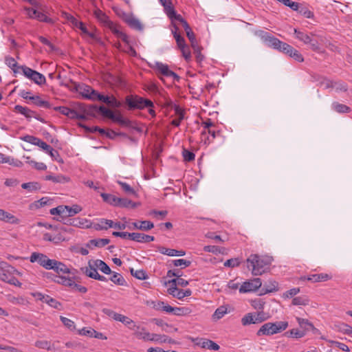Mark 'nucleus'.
Returning <instances> with one entry per match:
<instances>
[{
    "instance_id": "6ab92c4d",
    "label": "nucleus",
    "mask_w": 352,
    "mask_h": 352,
    "mask_svg": "<svg viewBox=\"0 0 352 352\" xmlns=\"http://www.w3.org/2000/svg\"><path fill=\"white\" fill-rule=\"evenodd\" d=\"M0 220L14 224H17L19 222V220L14 215L2 209H0Z\"/></svg>"
},
{
    "instance_id": "412c9836",
    "label": "nucleus",
    "mask_w": 352,
    "mask_h": 352,
    "mask_svg": "<svg viewBox=\"0 0 352 352\" xmlns=\"http://www.w3.org/2000/svg\"><path fill=\"white\" fill-rule=\"evenodd\" d=\"M134 331V335L138 339H143L144 340L148 341L151 337V333L146 331L144 327H140V326L136 325Z\"/></svg>"
},
{
    "instance_id": "20e7f679",
    "label": "nucleus",
    "mask_w": 352,
    "mask_h": 352,
    "mask_svg": "<svg viewBox=\"0 0 352 352\" xmlns=\"http://www.w3.org/2000/svg\"><path fill=\"white\" fill-rule=\"evenodd\" d=\"M14 268L5 261H0V280L16 285L19 280L13 276Z\"/></svg>"
},
{
    "instance_id": "423d86ee",
    "label": "nucleus",
    "mask_w": 352,
    "mask_h": 352,
    "mask_svg": "<svg viewBox=\"0 0 352 352\" xmlns=\"http://www.w3.org/2000/svg\"><path fill=\"white\" fill-rule=\"evenodd\" d=\"M20 67L23 75L32 80L34 83L38 85H41L45 83V77L42 74L32 69L25 65H21Z\"/></svg>"
},
{
    "instance_id": "4c0bfd02",
    "label": "nucleus",
    "mask_w": 352,
    "mask_h": 352,
    "mask_svg": "<svg viewBox=\"0 0 352 352\" xmlns=\"http://www.w3.org/2000/svg\"><path fill=\"white\" fill-rule=\"evenodd\" d=\"M82 270L87 276L94 279L98 273L96 267L94 265L92 266L90 262H89V267L82 268Z\"/></svg>"
},
{
    "instance_id": "864d4df0",
    "label": "nucleus",
    "mask_w": 352,
    "mask_h": 352,
    "mask_svg": "<svg viewBox=\"0 0 352 352\" xmlns=\"http://www.w3.org/2000/svg\"><path fill=\"white\" fill-rule=\"evenodd\" d=\"M190 312V310L187 307H174L173 314L175 316H186Z\"/></svg>"
},
{
    "instance_id": "de8ad7c7",
    "label": "nucleus",
    "mask_w": 352,
    "mask_h": 352,
    "mask_svg": "<svg viewBox=\"0 0 352 352\" xmlns=\"http://www.w3.org/2000/svg\"><path fill=\"white\" fill-rule=\"evenodd\" d=\"M44 302L57 309H59L60 307L61 306V304L59 302L48 295H46Z\"/></svg>"
},
{
    "instance_id": "e433bc0d",
    "label": "nucleus",
    "mask_w": 352,
    "mask_h": 352,
    "mask_svg": "<svg viewBox=\"0 0 352 352\" xmlns=\"http://www.w3.org/2000/svg\"><path fill=\"white\" fill-rule=\"evenodd\" d=\"M100 195L102 197L104 201H105L112 206H116L117 200L118 198V197H116L115 195H111V194H107V193H101Z\"/></svg>"
},
{
    "instance_id": "8fccbe9b",
    "label": "nucleus",
    "mask_w": 352,
    "mask_h": 352,
    "mask_svg": "<svg viewBox=\"0 0 352 352\" xmlns=\"http://www.w3.org/2000/svg\"><path fill=\"white\" fill-rule=\"evenodd\" d=\"M0 163H7L14 166H19L18 163L21 164V162L17 161L15 162L14 158L6 156L3 153H0Z\"/></svg>"
},
{
    "instance_id": "2eb2a0df",
    "label": "nucleus",
    "mask_w": 352,
    "mask_h": 352,
    "mask_svg": "<svg viewBox=\"0 0 352 352\" xmlns=\"http://www.w3.org/2000/svg\"><path fill=\"white\" fill-rule=\"evenodd\" d=\"M331 278V276L327 274H311L308 276H305L302 278L303 280H307L312 283H318V282H324L329 280Z\"/></svg>"
},
{
    "instance_id": "9d476101",
    "label": "nucleus",
    "mask_w": 352,
    "mask_h": 352,
    "mask_svg": "<svg viewBox=\"0 0 352 352\" xmlns=\"http://www.w3.org/2000/svg\"><path fill=\"white\" fill-rule=\"evenodd\" d=\"M261 36L263 38L264 41L267 43L268 46L272 47L278 50H280L281 46L283 45V44L284 43V42L280 41L279 39H278L272 36H270L267 32H263Z\"/></svg>"
},
{
    "instance_id": "c756f323",
    "label": "nucleus",
    "mask_w": 352,
    "mask_h": 352,
    "mask_svg": "<svg viewBox=\"0 0 352 352\" xmlns=\"http://www.w3.org/2000/svg\"><path fill=\"white\" fill-rule=\"evenodd\" d=\"M137 204L126 198H118L116 206L123 208H135Z\"/></svg>"
},
{
    "instance_id": "338daca9",
    "label": "nucleus",
    "mask_w": 352,
    "mask_h": 352,
    "mask_svg": "<svg viewBox=\"0 0 352 352\" xmlns=\"http://www.w3.org/2000/svg\"><path fill=\"white\" fill-rule=\"evenodd\" d=\"M164 8L166 14L169 17V19L172 18L176 12L173 6L172 1H170V4L164 5Z\"/></svg>"
},
{
    "instance_id": "72a5a7b5",
    "label": "nucleus",
    "mask_w": 352,
    "mask_h": 352,
    "mask_svg": "<svg viewBox=\"0 0 352 352\" xmlns=\"http://www.w3.org/2000/svg\"><path fill=\"white\" fill-rule=\"evenodd\" d=\"M332 108L338 113H348L351 111L349 107L343 104H340L338 102H334L332 103Z\"/></svg>"
},
{
    "instance_id": "4468645a",
    "label": "nucleus",
    "mask_w": 352,
    "mask_h": 352,
    "mask_svg": "<svg viewBox=\"0 0 352 352\" xmlns=\"http://www.w3.org/2000/svg\"><path fill=\"white\" fill-rule=\"evenodd\" d=\"M21 139L26 142L38 146L43 150L45 147L47 148V144L35 136L27 135L21 137Z\"/></svg>"
},
{
    "instance_id": "5fc2aeb1",
    "label": "nucleus",
    "mask_w": 352,
    "mask_h": 352,
    "mask_svg": "<svg viewBox=\"0 0 352 352\" xmlns=\"http://www.w3.org/2000/svg\"><path fill=\"white\" fill-rule=\"evenodd\" d=\"M46 180H50L56 183H65L68 181L67 178L63 175L52 176L47 175L45 177Z\"/></svg>"
},
{
    "instance_id": "37998d69",
    "label": "nucleus",
    "mask_w": 352,
    "mask_h": 352,
    "mask_svg": "<svg viewBox=\"0 0 352 352\" xmlns=\"http://www.w3.org/2000/svg\"><path fill=\"white\" fill-rule=\"evenodd\" d=\"M227 308L224 306H221L218 307L214 313L212 315V318L214 320H219L222 318L226 314H227Z\"/></svg>"
},
{
    "instance_id": "7c9ffc66",
    "label": "nucleus",
    "mask_w": 352,
    "mask_h": 352,
    "mask_svg": "<svg viewBox=\"0 0 352 352\" xmlns=\"http://www.w3.org/2000/svg\"><path fill=\"white\" fill-rule=\"evenodd\" d=\"M5 63L15 74L18 73L19 70L21 69V66L18 65L15 59L12 57L6 56L5 58Z\"/></svg>"
},
{
    "instance_id": "49530a36",
    "label": "nucleus",
    "mask_w": 352,
    "mask_h": 352,
    "mask_svg": "<svg viewBox=\"0 0 352 352\" xmlns=\"http://www.w3.org/2000/svg\"><path fill=\"white\" fill-rule=\"evenodd\" d=\"M309 300L307 296H298L292 300L294 305H307L309 304Z\"/></svg>"
},
{
    "instance_id": "39448f33",
    "label": "nucleus",
    "mask_w": 352,
    "mask_h": 352,
    "mask_svg": "<svg viewBox=\"0 0 352 352\" xmlns=\"http://www.w3.org/2000/svg\"><path fill=\"white\" fill-rule=\"evenodd\" d=\"M267 318L268 316L263 311L248 313L241 318V323L243 326L258 324L265 321Z\"/></svg>"
},
{
    "instance_id": "58836bf2",
    "label": "nucleus",
    "mask_w": 352,
    "mask_h": 352,
    "mask_svg": "<svg viewBox=\"0 0 352 352\" xmlns=\"http://www.w3.org/2000/svg\"><path fill=\"white\" fill-rule=\"evenodd\" d=\"M109 243L110 240L109 239H95L89 241L90 245L98 248H102Z\"/></svg>"
},
{
    "instance_id": "cd10ccee",
    "label": "nucleus",
    "mask_w": 352,
    "mask_h": 352,
    "mask_svg": "<svg viewBox=\"0 0 352 352\" xmlns=\"http://www.w3.org/2000/svg\"><path fill=\"white\" fill-rule=\"evenodd\" d=\"M305 331L293 329L285 333L284 336L287 338H300L305 336Z\"/></svg>"
},
{
    "instance_id": "2f4dec72",
    "label": "nucleus",
    "mask_w": 352,
    "mask_h": 352,
    "mask_svg": "<svg viewBox=\"0 0 352 352\" xmlns=\"http://www.w3.org/2000/svg\"><path fill=\"white\" fill-rule=\"evenodd\" d=\"M296 38L299 41L303 42L305 44H308L311 42V36L305 34V32H300L297 29L294 30Z\"/></svg>"
},
{
    "instance_id": "f257e3e1",
    "label": "nucleus",
    "mask_w": 352,
    "mask_h": 352,
    "mask_svg": "<svg viewBox=\"0 0 352 352\" xmlns=\"http://www.w3.org/2000/svg\"><path fill=\"white\" fill-rule=\"evenodd\" d=\"M272 261V256L257 254H252L246 259L247 267L254 276H260L265 273Z\"/></svg>"
},
{
    "instance_id": "6e6552de",
    "label": "nucleus",
    "mask_w": 352,
    "mask_h": 352,
    "mask_svg": "<svg viewBox=\"0 0 352 352\" xmlns=\"http://www.w3.org/2000/svg\"><path fill=\"white\" fill-rule=\"evenodd\" d=\"M153 68L157 71V75L161 74L166 77H172L174 80L177 81L179 80V76L174 72L170 70L168 66L166 64L156 62Z\"/></svg>"
},
{
    "instance_id": "393cba45",
    "label": "nucleus",
    "mask_w": 352,
    "mask_h": 352,
    "mask_svg": "<svg viewBox=\"0 0 352 352\" xmlns=\"http://www.w3.org/2000/svg\"><path fill=\"white\" fill-rule=\"evenodd\" d=\"M29 100H32L33 103L38 107L46 109H50L52 107V105L49 102L42 100L38 96L30 97Z\"/></svg>"
},
{
    "instance_id": "c03bdc74",
    "label": "nucleus",
    "mask_w": 352,
    "mask_h": 352,
    "mask_svg": "<svg viewBox=\"0 0 352 352\" xmlns=\"http://www.w3.org/2000/svg\"><path fill=\"white\" fill-rule=\"evenodd\" d=\"M186 36H187L188 38L189 39V41L190 42L191 47H192V49L197 50H198V43L197 42L194 32L192 31V30H190L186 32Z\"/></svg>"
},
{
    "instance_id": "e2e57ef3",
    "label": "nucleus",
    "mask_w": 352,
    "mask_h": 352,
    "mask_svg": "<svg viewBox=\"0 0 352 352\" xmlns=\"http://www.w3.org/2000/svg\"><path fill=\"white\" fill-rule=\"evenodd\" d=\"M60 319L61 322L63 323V324L65 326H66L68 329H69L71 330L76 329L74 322L72 321V320H70L66 317H64V316H60Z\"/></svg>"
},
{
    "instance_id": "aec40b11",
    "label": "nucleus",
    "mask_w": 352,
    "mask_h": 352,
    "mask_svg": "<svg viewBox=\"0 0 352 352\" xmlns=\"http://www.w3.org/2000/svg\"><path fill=\"white\" fill-rule=\"evenodd\" d=\"M134 228L148 231L154 227L153 223L150 221H141L138 222H134L132 223Z\"/></svg>"
},
{
    "instance_id": "ddd939ff",
    "label": "nucleus",
    "mask_w": 352,
    "mask_h": 352,
    "mask_svg": "<svg viewBox=\"0 0 352 352\" xmlns=\"http://www.w3.org/2000/svg\"><path fill=\"white\" fill-rule=\"evenodd\" d=\"M79 110L87 114V117H95L98 113H100L99 107L96 105L79 104Z\"/></svg>"
},
{
    "instance_id": "9b49d317",
    "label": "nucleus",
    "mask_w": 352,
    "mask_h": 352,
    "mask_svg": "<svg viewBox=\"0 0 352 352\" xmlns=\"http://www.w3.org/2000/svg\"><path fill=\"white\" fill-rule=\"evenodd\" d=\"M51 270H53L58 274H74L71 270L64 263L54 259L53 264L51 265Z\"/></svg>"
},
{
    "instance_id": "4be33fe9",
    "label": "nucleus",
    "mask_w": 352,
    "mask_h": 352,
    "mask_svg": "<svg viewBox=\"0 0 352 352\" xmlns=\"http://www.w3.org/2000/svg\"><path fill=\"white\" fill-rule=\"evenodd\" d=\"M43 239L44 241H51L54 243H58L65 240L64 237L60 233L52 235V234L47 232L43 234Z\"/></svg>"
},
{
    "instance_id": "ea45409f",
    "label": "nucleus",
    "mask_w": 352,
    "mask_h": 352,
    "mask_svg": "<svg viewBox=\"0 0 352 352\" xmlns=\"http://www.w3.org/2000/svg\"><path fill=\"white\" fill-rule=\"evenodd\" d=\"M111 120L123 126H128L130 123L129 120L124 118L120 113L117 114L113 113Z\"/></svg>"
},
{
    "instance_id": "f8f14e48",
    "label": "nucleus",
    "mask_w": 352,
    "mask_h": 352,
    "mask_svg": "<svg viewBox=\"0 0 352 352\" xmlns=\"http://www.w3.org/2000/svg\"><path fill=\"white\" fill-rule=\"evenodd\" d=\"M113 221L106 219H100L97 222L93 223V228L96 230H107L112 228Z\"/></svg>"
},
{
    "instance_id": "774afa93",
    "label": "nucleus",
    "mask_w": 352,
    "mask_h": 352,
    "mask_svg": "<svg viewBox=\"0 0 352 352\" xmlns=\"http://www.w3.org/2000/svg\"><path fill=\"white\" fill-rule=\"evenodd\" d=\"M338 329L340 331H342L348 335L352 333V327L345 323H342L339 324Z\"/></svg>"
},
{
    "instance_id": "473e14b6",
    "label": "nucleus",
    "mask_w": 352,
    "mask_h": 352,
    "mask_svg": "<svg viewBox=\"0 0 352 352\" xmlns=\"http://www.w3.org/2000/svg\"><path fill=\"white\" fill-rule=\"evenodd\" d=\"M298 324L300 325V328L302 331H305V333L308 331H310L311 329H314V325L309 322L307 320L300 318H296Z\"/></svg>"
},
{
    "instance_id": "a18cd8bd",
    "label": "nucleus",
    "mask_w": 352,
    "mask_h": 352,
    "mask_svg": "<svg viewBox=\"0 0 352 352\" xmlns=\"http://www.w3.org/2000/svg\"><path fill=\"white\" fill-rule=\"evenodd\" d=\"M167 340V336L160 335L157 333H151V337L148 341H154L158 343H166Z\"/></svg>"
},
{
    "instance_id": "4d7b16f0",
    "label": "nucleus",
    "mask_w": 352,
    "mask_h": 352,
    "mask_svg": "<svg viewBox=\"0 0 352 352\" xmlns=\"http://www.w3.org/2000/svg\"><path fill=\"white\" fill-rule=\"evenodd\" d=\"M170 19L171 20V23L173 28L178 27V25L181 24L182 21L185 20L181 14H177L176 12L172 18H170Z\"/></svg>"
},
{
    "instance_id": "dca6fc26",
    "label": "nucleus",
    "mask_w": 352,
    "mask_h": 352,
    "mask_svg": "<svg viewBox=\"0 0 352 352\" xmlns=\"http://www.w3.org/2000/svg\"><path fill=\"white\" fill-rule=\"evenodd\" d=\"M94 15L101 23L108 26L111 30H113L115 24L109 19L108 16L102 11L97 9L94 11Z\"/></svg>"
},
{
    "instance_id": "052dcab7",
    "label": "nucleus",
    "mask_w": 352,
    "mask_h": 352,
    "mask_svg": "<svg viewBox=\"0 0 352 352\" xmlns=\"http://www.w3.org/2000/svg\"><path fill=\"white\" fill-rule=\"evenodd\" d=\"M78 333L79 335H81V336H88L89 338H93V335L94 333H95V330L91 327L89 328H82L81 329H79L78 331Z\"/></svg>"
},
{
    "instance_id": "6e6d98bb",
    "label": "nucleus",
    "mask_w": 352,
    "mask_h": 352,
    "mask_svg": "<svg viewBox=\"0 0 352 352\" xmlns=\"http://www.w3.org/2000/svg\"><path fill=\"white\" fill-rule=\"evenodd\" d=\"M241 261L239 258H234L227 260L223 265L228 267H237L241 264Z\"/></svg>"
},
{
    "instance_id": "a19ab883",
    "label": "nucleus",
    "mask_w": 352,
    "mask_h": 352,
    "mask_svg": "<svg viewBox=\"0 0 352 352\" xmlns=\"http://www.w3.org/2000/svg\"><path fill=\"white\" fill-rule=\"evenodd\" d=\"M110 107L119 108L121 107V102L118 101L114 96H106L105 100L104 102Z\"/></svg>"
},
{
    "instance_id": "5701e85b",
    "label": "nucleus",
    "mask_w": 352,
    "mask_h": 352,
    "mask_svg": "<svg viewBox=\"0 0 352 352\" xmlns=\"http://www.w3.org/2000/svg\"><path fill=\"white\" fill-rule=\"evenodd\" d=\"M126 23L131 28H132L136 30H139V31L143 30V28H144L143 25L142 24V23L140 22V21L138 19H137L134 16H129V18H127Z\"/></svg>"
},
{
    "instance_id": "603ef678",
    "label": "nucleus",
    "mask_w": 352,
    "mask_h": 352,
    "mask_svg": "<svg viewBox=\"0 0 352 352\" xmlns=\"http://www.w3.org/2000/svg\"><path fill=\"white\" fill-rule=\"evenodd\" d=\"M118 184L122 187V190L126 193L136 196V192L135 190L133 188H131L128 184L120 181H118Z\"/></svg>"
},
{
    "instance_id": "a211bd4d",
    "label": "nucleus",
    "mask_w": 352,
    "mask_h": 352,
    "mask_svg": "<svg viewBox=\"0 0 352 352\" xmlns=\"http://www.w3.org/2000/svg\"><path fill=\"white\" fill-rule=\"evenodd\" d=\"M132 240L139 243H148L153 241L155 238L153 236L147 235L142 233L133 232Z\"/></svg>"
},
{
    "instance_id": "f03ea898",
    "label": "nucleus",
    "mask_w": 352,
    "mask_h": 352,
    "mask_svg": "<svg viewBox=\"0 0 352 352\" xmlns=\"http://www.w3.org/2000/svg\"><path fill=\"white\" fill-rule=\"evenodd\" d=\"M287 321L267 322L263 324L256 332L258 336H272L285 331L288 327Z\"/></svg>"
},
{
    "instance_id": "69168bd1",
    "label": "nucleus",
    "mask_w": 352,
    "mask_h": 352,
    "mask_svg": "<svg viewBox=\"0 0 352 352\" xmlns=\"http://www.w3.org/2000/svg\"><path fill=\"white\" fill-rule=\"evenodd\" d=\"M111 31L117 35L118 37H119L120 39H122L123 41L126 42V43H128V36L127 35L120 31L117 27L116 26V25L113 27V30H111Z\"/></svg>"
},
{
    "instance_id": "f3484780",
    "label": "nucleus",
    "mask_w": 352,
    "mask_h": 352,
    "mask_svg": "<svg viewBox=\"0 0 352 352\" xmlns=\"http://www.w3.org/2000/svg\"><path fill=\"white\" fill-rule=\"evenodd\" d=\"M14 111L16 113L23 115L27 118H35L37 120H38L36 112H34V111H32L31 109H28V107H23L21 105L18 104L14 107Z\"/></svg>"
},
{
    "instance_id": "bb28decb",
    "label": "nucleus",
    "mask_w": 352,
    "mask_h": 352,
    "mask_svg": "<svg viewBox=\"0 0 352 352\" xmlns=\"http://www.w3.org/2000/svg\"><path fill=\"white\" fill-rule=\"evenodd\" d=\"M116 320L122 322L131 330H135L136 327L135 323L131 319L122 314H119Z\"/></svg>"
},
{
    "instance_id": "c9c22d12",
    "label": "nucleus",
    "mask_w": 352,
    "mask_h": 352,
    "mask_svg": "<svg viewBox=\"0 0 352 352\" xmlns=\"http://www.w3.org/2000/svg\"><path fill=\"white\" fill-rule=\"evenodd\" d=\"M21 187L23 189L28 190L29 192H34L37 191L41 188V185L38 182H28V183H23L21 185Z\"/></svg>"
},
{
    "instance_id": "0e129e2a",
    "label": "nucleus",
    "mask_w": 352,
    "mask_h": 352,
    "mask_svg": "<svg viewBox=\"0 0 352 352\" xmlns=\"http://www.w3.org/2000/svg\"><path fill=\"white\" fill-rule=\"evenodd\" d=\"M35 346L39 349H43L47 350H51V344L47 340H37L35 342Z\"/></svg>"
},
{
    "instance_id": "1a4fd4ad",
    "label": "nucleus",
    "mask_w": 352,
    "mask_h": 352,
    "mask_svg": "<svg viewBox=\"0 0 352 352\" xmlns=\"http://www.w3.org/2000/svg\"><path fill=\"white\" fill-rule=\"evenodd\" d=\"M261 280L259 278H254L244 282L239 288V292L247 293L255 292L261 286Z\"/></svg>"
},
{
    "instance_id": "0eeeda50",
    "label": "nucleus",
    "mask_w": 352,
    "mask_h": 352,
    "mask_svg": "<svg viewBox=\"0 0 352 352\" xmlns=\"http://www.w3.org/2000/svg\"><path fill=\"white\" fill-rule=\"evenodd\" d=\"M30 261L31 263H38L46 270H51V265L53 264L54 259H50L45 254L42 253L33 252L30 255Z\"/></svg>"
},
{
    "instance_id": "f704fd0d",
    "label": "nucleus",
    "mask_w": 352,
    "mask_h": 352,
    "mask_svg": "<svg viewBox=\"0 0 352 352\" xmlns=\"http://www.w3.org/2000/svg\"><path fill=\"white\" fill-rule=\"evenodd\" d=\"M55 278L54 281L58 283L69 287L73 286L74 280L70 278H67L64 276H56Z\"/></svg>"
},
{
    "instance_id": "a878e982",
    "label": "nucleus",
    "mask_w": 352,
    "mask_h": 352,
    "mask_svg": "<svg viewBox=\"0 0 352 352\" xmlns=\"http://www.w3.org/2000/svg\"><path fill=\"white\" fill-rule=\"evenodd\" d=\"M198 344L204 349H208L214 351L219 349V346L210 340L201 339V342H199Z\"/></svg>"
},
{
    "instance_id": "09e8293b",
    "label": "nucleus",
    "mask_w": 352,
    "mask_h": 352,
    "mask_svg": "<svg viewBox=\"0 0 352 352\" xmlns=\"http://www.w3.org/2000/svg\"><path fill=\"white\" fill-rule=\"evenodd\" d=\"M319 84L321 87H323L324 89H329V88H333L334 87V82L329 79H327L324 77H320L318 79Z\"/></svg>"
},
{
    "instance_id": "7ed1b4c3",
    "label": "nucleus",
    "mask_w": 352,
    "mask_h": 352,
    "mask_svg": "<svg viewBox=\"0 0 352 352\" xmlns=\"http://www.w3.org/2000/svg\"><path fill=\"white\" fill-rule=\"evenodd\" d=\"M125 103L129 110L144 109L146 107H153V103L148 99L144 98L138 95H129L125 98Z\"/></svg>"
},
{
    "instance_id": "3c124183",
    "label": "nucleus",
    "mask_w": 352,
    "mask_h": 352,
    "mask_svg": "<svg viewBox=\"0 0 352 352\" xmlns=\"http://www.w3.org/2000/svg\"><path fill=\"white\" fill-rule=\"evenodd\" d=\"M130 271L131 275L137 278L138 279L144 280L147 278V275L145 271L142 270H135L134 269L131 268Z\"/></svg>"
},
{
    "instance_id": "b1692460",
    "label": "nucleus",
    "mask_w": 352,
    "mask_h": 352,
    "mask_svg": "<svg viewBox=\"0 0 352 352\" xmlns=\"http://www.w3.org/2000/svg\"><path fill=\"white\" fill-rule=\"evenodd\" d=\"M78 91L83 98L89 100L94 99L91 91H94V89L90 86L83 85L79 87Z\"/></svg>"
},
{
    "instance_id": "bf43d9fd",
    "label": "nucleus",
    "mask_w": 352,
    "mask_h": 352,
    "mask_svg": "<svg viewBox=\"0 0 352 352\" xmlns=\"http://www.w3.org/2000/svg\"><path fill=\"white\" fill-rule=\"evenodd\" d=\"M99 111L104 118H107L111 120L112 119L114 113L111 110L104 107V106H100L99 107Z\"/></svg>"
},
{
    "instance_id": "c85d7f7f",
    "label": "nucleus",
    "mask_w": 352,
    "mask_h": 352,
    "mask_svg": "<svg viewBox=\"0 0 352 352\" xmlns=\"http://www.w3.org/2000/svg\"><path fill=\"white\" fill-rule=\"evenodd\" d=\"M94 266L105 274H110L111 273L110 267L102 260H96L94 261Z\"/></svg>"
},
{
    "instance_id": "13d9d810",
    "label": "nucleus",
    "mask_w": 352,
    "mask_h": 352,
    "mask_svg": "<svg viewBox=\"0 0 352 352\" xmlns=\"http://www.w3.org/2000/svg\"><path fill=\"white\" fill-rule=\"evenodd\" d=\"M157 249L161 254L168 255L170 256H174L175 254L177 253V250L169 249L162 246L157 247Z\"/></svg>"
},
{
    "instance_id": "680f3d73",
    "label": "nucleus",
    "mask_w": 352,
    "mask_h": 352,
    "mask_svg": "<svg viewBox=\"0 0 352 352\" xmlns=\"http://www.w3.org/2000/svg\"><path fill=\"white\" fill-rule=\"evenodd\" d=\"M173 308L174 307H171L170 305L165 304L162 301H160L157 303V309H161V310H162V311H164L165 312H167V313H172L173 314Z\"/></svg>"
},
{
    "instance_id": "79ce46f5",
    "label": "nucleus",
    "mask_w": 352,
    "mask_h": 352,
    "mask_svg": "<svg viewBox=\"0 0 352 352\" xmlns=\"http://www.w3.org/2000/svg\"><path fill=\"white\" fill-rule=\"evenodd\" d=\"M110 280L118 285H124L126 284V281L123 276L117 272H113L112 276L110 278Z\"/></svg>"
}]
</instances>
